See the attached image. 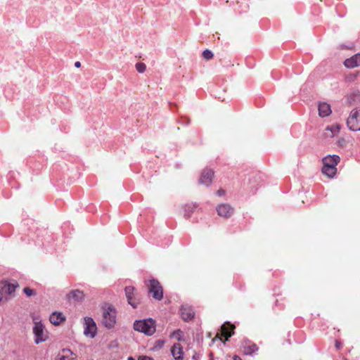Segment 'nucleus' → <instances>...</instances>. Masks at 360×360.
<instances>
[{"mask_svg": "<svg viewBox=\"0 0 360 360\" xmlns=\"http://www.w3.org/2000/svg\"><path fill=\"white\" fill-rule=\"evenodd\" d=\"M213 53L211 51L206 49L202 52V56L206 60H210L213 58Z\"/></svg>", "mask_w": 360, "mask_h": 360, "instance_id": "nucleus-23", "label": "nucleus"}, {"mask_svg": "<svg viewBox=\"0 0 360 360\" xmlns=\"http://www.w3.org/2000/svg\"><path fill=\"white\" fill-rule=\"evenodd\" d=\"M50 322L53 325L58 326L65 321V317L60 312H53L49 318Z\"/></svg>", "mask_w": 360, "mask_h": 360, "instance_id": "nucleus-18", "label": "nucleus"}, {"mask_svg": "<svg viewBox=\"0 0 360 360\" xmlns=\"http://www.w3.org/2000/svg\"><path fill=\"white\" fill-rule=\"evenodd\" d=\"M171 352L172 356L176 360H182L184 352L181 345L179 343H176L173 345Z\"/></svg>", "mask_w": 360, "mask_h": 360, "instance_id": "nucleus-15", "label": "nucleus"}, {"mask_svg": "<svg viewBox=\"0 0 360 360\" xmlns=\"http://www.w3.org/2000/svg\"><path fill=\"white\" fill-rule=\"evenodd\" d=\"M344 65L347 68H354L360 65V53H356L344 61Z\"/></svg>", "mask_w": 360, "mask_h": 360, "instance_id": "nucleus-13", "label": "nucleus"}, {"mask_svg": "<svg viewBox=\"0 0 360 360\" xmlns=\"http://www.w3.org/2000/svg\"><path fill=\"white\" fill-rule=\"evenodd\" d=\"M326 130L330 131V134H326L328 136L333 137L340 132V125L338 124H333L330 127H327Z\"/></svg>", "mask_w": 360, "mask_h": 360, "instance_id": "nucleus-20", "label": "nucleus"}, {"mask_svg": "<svg viewBox=\"0 0 360 360\" xmlns=\"http://www.w3.org/2000/svg\"><path fill=\"white\" fill-rule=\"evenodd\" d=\"M128 360H135V359L134 358H132V357H129Z\"/></svg>", "mask_w": 360, "mask_h": 360, "instance_id": "nucleus-32", "label": "nucleus"}, {"mask_svg": "<svg viewBox=\"0 0 360 360\" xmlns=\"http://www.w3.org/2000/svg\"><path fill=\"white\" fill-rule=\"evenodd\" d=\"M139 360H153L152 358L150 357H148V356H141Z\"/></svg>", "mask_w": 360, "mask_h": 360, "instance_id": "nucleus-28", "label": "nucleus"}, {"mask_svg": "<svg viewBox=\"0 0 360 360\" xmlns=\"http://www.w3.org/2000/svg\"><path fill=\"white\" fill-rule=\"evenodd\" d=\"M347 126L351 131H360V108L353 109L347 120Z\"/></svg>", "mask_w": 360, "mask_h": 360, "instance_id": "nucleus-4", "label": "nucleus"}, {"mask_svg": "<svg viewBox=\"0 0 360 360\" xmlns=\"http://www.w3.org/2000/svg\"><path fill=\"white\" fill-rule=\"evenodd\" d=\"M126 297L127 298L128 303L131 305L134 308H136L139 304L138 300L134 296V288L132 286H127L124 289Z\"/></svg>", "mask_w": 360, "mask_h": 360, "instance_id": "nucleus-12", "label": "nucleus"}, {"mask_svg": "<svg viewBox=\"0 0 360 360\" xmlns=\"http://www.w3.org/2000/svg\"><path fill=\"white\" fill-rule=\"evenodd\" d=\"M195 207H196V206L194 204H192V203L186 204L185 205V207H184L185 211L188 214H190Z\"/></svg>", "mask_w": 360, "mask_h": 360, "instance_id": "nucleus-24", "label": "nucleus"}, {"mask_svg": "<svg viewBox=\"0 0 360 360\" xmlns=\"http://www.w3.org/2000/svg\"><path fill=\"white\" fill-rule=\"evenodd\" d=\"M233 360H241V359L238 356L236 355L233 356Z\"/></svg>", "mask_w": 360, "mask_h": 360, "instance_id": "nucleus-31", "label": "nucleus"}, {"mask_svg": "<svg viewBox=\"0 0 360 360\" xmlns=\"http://www.w3.org/2000/svg\"><path fill=\"white\" fill-rule=\"evenodd\" d=\"M181 317L184 321H188L194 318L195 313L193 310L187 307H182L181 309Z\"/></svg>", "mask_w": 360, "mask_h": 360, "instance_id": "nucleus-16", "label": "nucleus"}, {"mask_svg": "<svg viewBox=\"0 0 360 360\" xmlns=\"http://www.w3.org/2000/svg\"><path fill=\"white\" fill-rule=\"evenodd\" d=\"M340 157L336 155H328L323 159V167L322 168V172L327 176L331 178L333 177L336 172V166L340 162Z\"/></svg>", "mask_w": 360, "mask_h": 360, "instance_id": "nucleus-1", "label": "nucleus"}, {"mask_svg": "<svg viewBox=\"0 0 360 360\" xmlns=\"http://www.w3.org/2000/svg\"><path fill=\"white\" fill-rule=\"evenodd\" d=\"M134 328L135 330L151 335L155 332V321L151 319L136 321L134 323Z\"/></svg>", "mask_w": 360, "mask_h": 360, "instance_id": "nucleus-2", "label": "nucleus"}, {"mask_svg": "<svg viewBox=\"0 0 360 360\" xmlns=\"http://www.w3.org/2000/svg\"><path fill=\"white\" fill-rule=\"evenodd\" d=\"M258 350V347L255 344H248L244 346L243 353L246 355H251Z\"/></svg>", "mask_w": 360, "mask_h": 360, "instance_id": "nucleus-19", "label": "nucleus"}, {"mask_svg": "<svg viewBox=\"0 0 360 360\" xmlns=\"http://www.w3.org/2000/svg\"><path fill=\"white\" fill-rule=\"evenodd\" d=\"M75 66L76 68H80V66H81V63H80V62H79V61H77V62L75 63Z\"/></svg>", "mask_w": 360, "mask_h": 360, "instance_id": "nucleus-30", "label": "nucleus"}, {"mask_svg": "<svg viewBox=\"0 0 360 360\" xmlns=\"http://www.w3.org/2000/svg\"><path fill=\"white\" fill-rule=\"evenodd\" d=\"M331 112L330 105L328 103L323 102L319 104V115L321 117L328 116Z\"/></svg>", "mask_w": 360, "mask_h": 360, "instance_id": "nucleus-17", "label": "nucleus"}, {"mask_svg": "<svg viewBox=\"0 0 360 360\" xmlns=\"http://www.w3.org/2000/svg\"><path fill=\"white\" fill-rule=\"evenodd\" d=\"M234 329V325L231 324L229 322H226L221 326L220 332L217 333V337H219L220 335L225 338V341H227L229 338L231 337V335L233 334Z\"/></svg>", "mask_w": 360, "mask_h": 360, "instance_id": "nucleus-9", "label": "nucleus"}, {"mask_svg": "<svg viewBox=\"0 0 360 360\" xmlns=\"http://www.w3.org/2000/svg\"><path fill=\"white\" fill-rule=\"evenodd\" d=\"M23 292L26 295V296L27 297H31L32 295H36V292L33 289H31L28 287H26L23 289Z\"/></svg>", "mask_w": 360, "mask_h": 360, "instance_id": "nucleus-22", "label": "nucleus"}, {"mask_svg": "<svg viewBox=\"0 0 360 360\" xmlns=\"http://www.w3.org/2000/svg\"><path fill=\"white\" fill-rule=\"evenodd\" d=\"M86 328L84 329V334L86 335H89L91 338H94L96 333V325L93 320V319L90 317H86L84 319Z\"/></svg>", "mask_w": 360, "mask_h": 360, "instance_id": "nucleus-11", "label": "nucleus"}, {"mask_svg": "<svg viewBox=\"0 0 360 360\" xmlns=\"http://www.w3.org/2000/svg\"><path fill=\"white\" fill-rule=\"evenodd\" d=\"M217 194L219 195V196H222V195H225V191L224 189H219L217 191Z\"/></svg>", "mask_w": 360, "mask_h": 360, "instance_id": "nucleus-26", "label": "nucleus"}, {"mask_svg": "<svg viewBox=\"0 0 360 360\" xmlns=\"http://www.w3.org/2000/svg\"><path fill=\"white\" fill-rule=\"evenodd\" d=\"M17 287H18V283L1 281L0 282V295L2 298L4 295H11L15 292Z\"/></svg>", "mask_w": 360, "mask_h": 360, "instance_id": "nucleus-8", "label": "nucleus"}, {"mask_svg": "<svg viewBox=\"0 0 360 360\" xmlns=\"http://www.w3.org/2000/svg\"><path fill=\"white\" fill-rule=\"evenodd\" d=\"M1 300H2V297H1V296L0 295V302L1 301Z\"/></svg>", "mask_w": 360, "mask_h": 360, "instance_id": "nucleus-33", "label": "nucleus"}, {"mask_svg": "<svg viewBox=\"0 0 360 360\" xmlns=\"http://www.w3.org/2000/svg\"><path fill=\"white\" fill-rule=\"evenodd\" d=\"M342 347V344L341 342H340L339 341H335V347L338 349H340Z\"/></svg>", "mask_w": 360, "mask_h": 360, "instance_id": "nucleus-29", "label": "nucleus"}, {"mask_svg": "<svg viewBox=\"0 0 360 360\" xmlns=\"http://www.w3.org/2000/svg\"><path fill=\"white\" fill-rule=\"evenodd\" d=\"M58 360H70V359L64 355H59L58 357Z\"/></svg>", "mask_w": 360, "mask_h": 360, "instance_id": "nucleus-27", "label": "nucleus"}, {"mask_svg": "<svg viewBox=\"0 0 360 360\" xmlns=\"http://www.w3.org/2000/svg\"><path fill=\"white\" fill-rule=\"evenodd\" d=\"M116 310L111 306L103 307L102 323L108 328H112L116 323Z\"/></svg>", "mask_w": 360, "mask_h": 360, "instance_id": "nucleus-3", "label": "nucleus"}, {"mask_svg": "<svg viewBox=\"0 0 360 360\" xmlns=\"http://www.w3.org/2000/svg\"><path fill=\"white\" fill-rule=\"evenodd\" d=\"M67 298L70 302H80L84 298L83 291L79 290H72L68 295Z\"/></svg>", "mask_w": 360, "mask_h": 360, "instance_id": "nucleus-14", "label": "nucleus"}, {"mask_svg": "<svg viewBox=\"0 0 360 360\" xmlns=\"http://www.w3.org/2000/svg\"><path fill=\"white\" fill-rule=\"evenodd\" d=\"M148 292L153 297L157 300H161L163 297V289L160 282L156 279H151L148 281L147 284Z\"/></svg>", "mask_w": 360, "mask_h": 360, "instance_id": "nucleus-6", "label": "nucleus"}, {"mask_svg": "<svg viewBox=\"0 0 360 360\" xmlns=\"http://www.w3.org/2000/svg\"><path fill=\"white\" fill-rule=\"evenodd\" d=\"M146 65L143 63H137L136 64V69L140 73H143L146 70Z\"/></svg>", "mask_w": 360, "mask_h": 360, "instance_id": "nucleus-21", "label": "nucleus"}, {"mask_svg": "<svg viewBox=\"0 0 360 360\" xmlns=\"http://www.w3.org/2000/svg\"><path fill=\"white\" fill-rule=\"evenodd\" d=\"M181 331L180 330H177L174 331L171 334V336L175 337L177 338L178 340H181Z\"/></svg>", "mask_w": 360, "mask_h": 360, "instance_id": "nucleus-25", "label": "nucleus"}, {"mask_svg": "<svg viewBox=\"0 0 360 360\" xmlns=\"http://www.w3.org/2000/svg\"><path fill=\"white\" fill-rule=\"evenodd\" d=\"M214 171L211 169H205L199 179V183L205 186H210L214 177Z\"/></svg>", "mask_w": 360, "mask_h": 360, "instance_id": "nucleus-10", "label": "nucleus"}, {"mask_svg": "<svg viewBox=\"0 0 360 360\" xmlns=\"http://www.w3.org/2000/svg\"><path fill=\"white\" fill-rule=\"evenodd\" d=\"M217 214L223 218H230L234 213V208L229 204L224 203L217 207Z\"/></svg>", "mask_w": 360, "mask_h": 360, "instance_id": "nucleus-7", "label": "nucleus"}, {"mask_svg": "<svg viewBox=\"0 0 360 360\" xmlns=\"http://www.w3.org/2000/svg\"><path fill=\"white\" fill-rule=\"evenodd\" d=\"M33 333L34 335V342L37 345L45 342L49 338L47 330L45 329L44 326L41 321L34 322V326L33 327Z\"/></svg>", "mask_w": 360, "mask_h": 360, "instance_id": "nucleus-5", "label": "nucleus"}]
</instances>
